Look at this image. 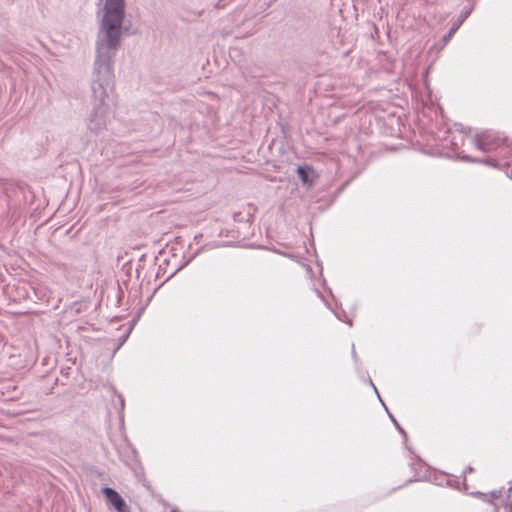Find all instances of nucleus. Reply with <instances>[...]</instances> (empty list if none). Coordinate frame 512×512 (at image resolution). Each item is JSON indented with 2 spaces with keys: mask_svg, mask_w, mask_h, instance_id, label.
Here are the masks:
<instances>
[{
  "mask_svg": "<svg viewBox=\"0 0 512 512\" xmlns=\"http://www.w3.org/2000/svg\"><path fill=\"white\" fill-rule=\"evenodd\" d=\"M124 18V0H106L101 28L105 39L101 42V49H115L119 43L121 26Z\"/></svg>",
  "mask_w": 512,
  "mask_h": 512,
  "instance_id": "1",
  "label": "nucleus"
},
{
  "mask_svg": "<svg viewBox=\"0 0 512 512\" xmlns=\"http://www.w3.org/2000/svg\"><path fill=\"white\" fill-rule=\"evenodd\" d=\"M265 232L269 233V227L263 226ZM230 242H237V246L261 247L262 226H236V230L231 231Z\"/></svg>",
  "mask_w": 512,
  "mask_h": 512,
  "instance_id": "2",
  "label": "nucleus"
},
{
  "mask_svg": "<svg viewBox=\"0 0 512 512\" xmlns=\"http://www.w3.org/2000/svg\"><path fill=\"white\" fill-rule=\"evenodd\" d=\"M236 230V226H204V231L200 237H205V245L210 247L237 246V242H230L231 231Z\"/></svg>",
  "mask_w": 512,
  "mask_h": 512,
  "instance_id": "3",
  "label": "nucleus"
},
{
  "mask_svg": "<svg viewBox=\"0 0 512 512\" xmlns=\"http://www.w3.org/2000/svg\"><path fill=\"white\" fill-rule=\"evenodd\" d=\"M502 142L503 141L500 137L488 131L479 133L474 138L475 146L483 152L496 150Z\"/></svg>",
  "mask_w": 512,
  "mask_h": 512,
  "instance_id": "4",
  "label": "nucleus"
},
{
  "mask_svg": "<svg viewBox=\"0 0 512 512\" xmlns=\"http://www.w3.org/2000/svg\"><path fill=\"white\" fill-rule=\"evenodd\" d=\"M102 493L117 512H130L129 506L115 489L104 487Z\"/></svg>",
  "mask_w": 512,
  "mask_h": 512,
  "instance_id": "5",
  "label": "nucleus"
},
{
  "mask_svg": "<svg viewBox=\"0 0 512 512\" xmlns=\"http://www.w3.org/2000/svg\"><path fill=\"white\" fill-rule=\"evenodd\" d=\"M473 495L483 499L484 501L488 502L489 505H490L491 503H493L492 502L493 499H498V498L501 497L502 491L501 490H494V491H492L490 493V495H487V494L482 493V492H475V493H473Z\"/></svg>",
  "mask_w": 512,
  "mask_h": 512,
  "instance_id": "6",
  "label": "nucleus"
},
{
  "mask_svg": "<svg viewBox=\"0 0 512 512\" xmlns=\"http://www.w3.org/2000/svg\"><path fill=\"white\" fill-rule=\"evenodd\" d=\"M297 173L304 184L312 183V181L308 179L307 169L305 167H298Z\"/></svg>",
  "mask_w": 512,
  "mask_h": 512,
  "instance_id": "7",
  "label": "nucleus"
},
{
  "mask_svg": "<svg viewBox=\"0 0 512 512\" xmlns=\"http://www.w3.org/2000/svg\"><path fill=\"white\" fill-rule=\"evenodd\" d=\"M61 226H58L56 229L53 230L52 232V236L57 238L58 236H62V235H69L72 228L70 229H67L65 232H61Z\"/></svg>",
  "mask_w": 512,
  "mask_h": 512,
  "instance_id": "8",
  "label": "nucleus"
},
{
  "mask_svg": "<svg viewBox=\"0 0 512 512\" xmlns=\"http://www.w3.org/2000/svg\"><path fill=\"white\" fill-rule=\"evenodd\" d=\"M389 417L391 419V421L393 422L394 426L396 427V429L403 435V436H406V432L405 430L399 425V423L397 422V420L394 418V416L389 413Z\"/></svg>",
  "mask_w": 512,
  "mask_h": 512,
  "instance_id": "9",
  "label": "nucleus"
},
{
  "mask_svg": "<svg viewBox=\"0 0 512 512\" xmlns=\"http://www.w3.org/2000/svg\"><path fill=\"white\" fill-rule=\"evenodd\" d=\"M489 510H490L489 512H499L498 506L496 504H494V503H491L489 505Z\"/></svg>",
  "mask_w": 512,
  "mask_h": 512,
  "instance_id": "10",
  "label": "nucleus"
},
{
  "mask_svg": "<svg viewBox=\"0 0 512 512\" xmlns=\"http://www.w3.org/2000/svg\"><path fill=\"white\" fill-rule=\"evenodd\" d=\"M118 399H119V402H120V410L122 412L123 409H124V398L121 395H118Z\"/></svg>",
  "mask_w": 512,
  "mask_h": 512,
  "instance_id": "11",
  "label": "nucleus"
},
{
  "mask_svg": "<svg viewBox=\"0 0 512 512\" xmlns=\"http://www.w3.org/2000/svg\"><path fill=\"white\" fill-rule=\"evenodd\" d=\"M472 472H474V468H473L472 466H468V467L465 469V471H464V481L466 480V476H465V474H466V473H472Z\"/></svg>",
  "mask_w": 512,
  "mask_h": 512,
  "instance_id": "12",
  "label": "nucleus"
},
{
  "mask_svg": "<svg viewBox=\"0 0 512 512\" xmlns=\"http://www.w3.org/2000/svg\"><path fill=\"white\" fill-rule=\"evenodd\" d=\"M506 512H512V501L510 503H505Z\"/></svg>",
  "mask_w": 512,
  "mask_h": 512,
  "instance_id": "13",
  "label": "nucleus"
},
{
  "mask_svg": "<svg viewBox=\"0 0 512 512\" xmlns=\"http://www.w3.org/2000/svg\"><path fill=\"white\" fill-rule=\"evenodd\" d=\"M371 385L373 386L374 388V391L377 393V395H379L378 391H377V388L374 386V384L371 382ZM380 398V396H378Z\"/></svg>",
  "mask_w": 512,
  "mask_h": 512,
  "instance_id": "14",
  "label": "nucleus"
},
{
  "mask_svg": "<svg viewBox=\"0 0 512 512\" xmlns=\"http://www.w3.org/2000/svg\"><path fill=\"white\" fill-rule=\"evenodd\" d=\"M128 338V334H126L124 337H123V341H125V339Z\"/></svg>",
  "mask_w": 512,
  "mask_h": 512,
  "instance_id": "15",
  "label": "nucleus"
},
{
  "mask_svg": "<svg viewBox=\"0 0 512 512\" xmlns=\"http://www.w3.org/2000/svg\"><path fill=\"white\" fill-rule=\"evenodd\" d=\"M414 481H417V479H414ZM412 482H413L412 479L408 481V483H412Z\"/></svg>",
  "mask_w": 512,
  "mask_h": 512,
  "instance_id": "16",
  "label": "nucleus"
},
{
  "mask_svg": "<svg viewBox=\"0 0 512 512\" xmlns=\"http://www.w3.org/2000/svg\"><path fill=\"white\" fill-rule=\"evenodd\" d=\"M511 491H512V486H511V487H509V489H508V493H510Z\"/></svg>",
  "mask_w": 512,
  "mask_h": 512,
  "instance_id": "17",
  "label": "nucleus"
}]
</instances>
